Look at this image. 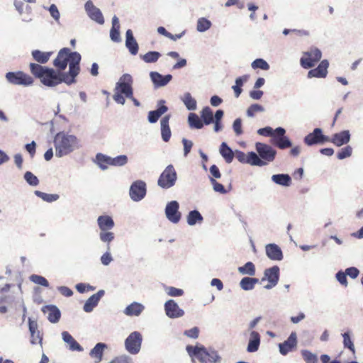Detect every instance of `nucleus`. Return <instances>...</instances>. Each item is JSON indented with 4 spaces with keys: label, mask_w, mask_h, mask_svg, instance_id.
<instances>
[{
    "label": "nucleus",
    "mask_w": 363,
    "mask_h": 363,
    "mask_svg": "<svg viewBox=\"0 0 363 363\" xmlns=\"http://www.w3.org/2000/svg\"><path fill=\"white\" fill-rule=\"evenodd\" d=\"M80 61L81 55L79 52H71L70 49L64 48L59 51L53 65L57 70L63 72L72 80H76L80 72Z\"/></svg>",
    "instance_id": "nucleus-1"
},
{
    "label": "nucleus",
    "mask_w": 363,
    "mask_h": 363,
    "mask_svg": "<svg viewBox=\"0 0 363 363\" xmlns=\"http://www.w3.org/2000/svg\"><path fill=\"white\" fill-rule=\"evenodd\" d=\"M29 67L30 73L46 86H55L62 82L71 85L76 82V80H72L63 72L52 68L43 67L37 63H30Z\"/></svg>",
    "instance_id": "nucleus-2"
},
{
    "label": "nucleus",
    "mask_w": 363,
    "mask_h": 363,
    "mask_svg": "<svg viewBox=\"0 0 363 363\" xmlns=\"http://www.w3.org/2000/svg\"><path fill=\"white\" fill-rule=\"evenodd\" d=\"M133 78L129 74H124L121 76L119 81L116 83L113 100L119 104L123 105L126 98L133 97Z\"/></svg>",
    "instance_id": "nucleus-3"
},
{
    "label": "nucleus",
    "mask_w": 363,
    "mask_h": 363,
    "mask_svg": "<svg viewBox=\"0 0 363 363\" xmlns=\"http://www.w3.org/2000/svg\"><path fill=\"white\" fill-rule=\"evenodd\" d=\"M186 350L191 357L196 358L200 363H216L220 359L216 351L201 345H187Z\"/></svg>",
    "instance_id": "nucleus-4"
},
{
    "label": "nucleus",
    "mask_w": 363,
    "mask_h": 363,
    "mask_svg": "<svg viewBox=\"0 0 363 363\" xmlns=\"http://www.w3.org/2000/svg\"><path fill=\"white\" fill-rule=\"evenodd\" d=\"M77 139L74 135L59 133L55 138L56 155L62 157L72 152L77 147Z\"/></svg>",
    "instance_id": "nucleus-5"
},
{
    "label": "nucleus",
    "mask_w": 363,
    "mask_h": 363,
    "mask_svg": "<svg viewBox=\"0 0 363 363\" xmlns=\"http://www.w3.org/2000/svg\"><path fill=\"white\" fill-rule=\"evenodd\" d=\"M255 149L259 160V162L256 163V166H265L275 160L277 150L269 145L257 142L255 144Z\"/></svg>",
    "instance_id": "nucleus-6"
},
{
    "label": "nucleus",
    "mask_w": 363,
    "mask_h": 363,
    "mask_svg": "<svg viewBox=\"0 0 363 363\" xmlns=\"http://www.w3.org/2000/svg\"><path fill=\"white\" fill-rule=\"evenodd\" d=\"M6 80L11 84L28 86L33 84L34 80L31 76L22 72H9L6 74Z\"/></svg>",
    "instance_id": "nucleus-7"
},
{
    "label": "nucleus",
    "mask_w": 363,
    "mask_h": 363,
    "mask_svg": "<svg viewBox=\"0 0 363 363\" xmlns=\"http://www.w3.org/2000/svg\"><path fill=\"white\" fill-rule=\"evenodd\" d=\"M177 172L172 164L168 165L160 174L157 184L163 189H169L175 184Z\"/></svg>",
    "instance_id": "nucleus-8"
},
{
    "label": "nucleus",
    "mask_w": 363,
    "mask_h": 363,
    "mask_svg": "<svg viewBox=\"0 0 363 363\" xmlns=\"http://www.w3.org/2000/svg\"><path fill=\"white\" fill-rule=\"evenodd\" d=\"M321 57V51L318 48H311L308 51L303 52L300 64L303 68L309 69L314 67Z\"/></svg>",
    "instance_id": "nucleus-9"
},
{
    "label": "nucleus",
    "mask_w": 363,
    "mask_h": 363,
    "mask_svg": "<svg viewBox=\"0 0 363 363\" xmlns=\"http://www.w3.org/2000/svg\"><path fill=\"white\" fill-rule=\"evenodd\" d=\"M142 335L139 332H133L129 335L125 342V348L130 354H138L141 347Z\"/></svg>",
    "instance_id": "nucleus-10"
},
{
    "label": "nucleus",
    "mask_w": 363,
    "mask_h": 363,
    "mask_svg": "<svg viewBox=\"0 0 363 363\" xmlns=\"http://www.w3.org/2000/svg\"><path fill=\"white\" fill-rule=\"evenodd\" d=\"M304 143L311 146L315 144H323L330 140V138L323 134V131L320 128H315L313 131L308 134L304 138Z\"/></svg>",
    "instance_id": "nucleus-11"
},
{
    "label": "nucleus",
    "mask_w": 363,
    "mask_h": 363,
    "mask_svg": "<svg viewBox=\"0 0 363 363\" xmlns=\"http://www.w3.org/2000/svg\"><path fill=\"white\" fill-rule=\"evenodd\" d=\"M129 194L135 201H140L146 194V184L141 180H138L130 186Z\"/></svg>",
    "instance_id": "nucleus-12"
},
{
    "label": "nucleus",
    "mask_w": 363,
    "mask_h": 363,
    "mask_svg": "<svg viewBox=\"0 0 363 363\" xmlns=\"http://www.w3.org/2000/svg\"><path fill=\"white\" fill-rule=\"evenodd\" d=\"M179 205L176 201L168 203L165 208V214L169 220L177 223L181 219V213L179 211Z\"/></svg>",
    "instance_id": "nucleus-13"
},
{
    "label": "nucleus",
    "mask_w": 363,
    "mask_h": 363,
    "mask_svg": "<svg viewBox=\"0 0 363 363\" xmlns=\"http://www.w3.org/2000/svg\"><path fill=\"white\" fill-rule=\"evenodd\" d=\"M279 268L277 266H274L271 268L267 269L264 271V277L262 279V281L267 279L269 283L264 288L270 289L275 286L279 281Z\"/></svg>",
    "instance_id": "nucleus-14"
},
{
    "label": "nucleus",
    "mask_w": 363,
    "mask_h": 363,
    "mask_svg": "<svg viewBox=\"0 0 363 363\" xmlns=\"http://www.w3.org/2000/svg\"><path fill=\"white\" fill-rule=\"evenodd\" d=\"M85 10L91 19L99 24L104 23V18L101 11L96 8L90 0L85 4Z\"/></svg>",
    "instance_id": "nucleus-15"
},
{
    "label": "nucleus",
    "mask_w": 363,
    "mask_h": 363,
    "mask_svg": "<svg viewBox=\"0 0 363 363\" xmlns=\"http://www.w3.org/2000/svg\"><path fill=\"white\" fill-rule=\"evenodd\" d=\"M166 315L170 318H177L184 315V312L172 299L167 301L164 304Z\"/></svg>",
    "instance_id": "nucleus-16"
},
{
    "label": "nucleus",
    "mask_w": 363,
    "mask_h": 363,
    "mask_svg": "<svg viewBox=\"0 0 363 363\" xmlns=\"http://www.w3.org/2000/svg\"><path fill=\"white\" fill-rule=\"evenodd\" d=\"M328 67V61L327 60H322L316 68L312 69L308 72V78H325Z\"/></svg>",
    "instance_id": "nucleus-17"
},
{
    "label": "nucleus",
    "mask_w": 363,
    "mask_h": 363,
    "mask_svg": "<svg viewBox=\"0 0 363 363\" xmlns=\"http://www.w3.org/2000/svg\"><path fill=\"white\" fill-rule=\"evenodd\" d=\"M235 157L242 162L256 166V163H259V160L258 155L254 152H250L247 154L242 151H236Z\"/></svg>",
    "instance_id": "nucleus-18"
},
{
    "label": "nucleus",
    "mask_w": 363,
    "mask_h": 363,
    "mask_svg": "<svg viewBox=\"0 0 363 363\" xmlns=\"http://www.w3.org/2000/svg\"><path fill=\"white\" fill-rule=\"evenodd\" d=\"M296 345V333H291L286 340L279 344V352L281 354L286 355L294 348H295Z\"/></svg>",
    "instance_id": "nucleus-19"
},
{
    "label": "nucleus",
    "mask_w": 363,
    "mask_h": 363,
    "mask_svg": "<svg viewBox=\"0 0 363 363\" xmlns=\"http://www.w3.org/2000/svg\"><path fill=\"white\" fill-rule=\"evenodd\" d=\"M104 295V290H99L97 293L93 294L91 296H90L86 301L85 302L84 305V310L85 312L89 313L93 311L94 308L96 307L100 301V299L102 298V296Z\"/></svg>",
    "instance_id": "nucleus-20"
},
{
    "label": "nucleus",
    "mask_w": 363,
    "mask_h": 363,
    "mask_svg": "<svg viewBox=\"0 0 363 363\" xmlns=\"http://www.w3.org/2000/svg\"><path fill=\"white\" fill-rule=\"evenodd\" d=\"M266 254L272 260L279 261L283 259V254L281 248L276 244H268L266 245Z\"/></svg>",
    "instance_id": "nucleus-21"
},
{
    "label": "nucleus",
    "mask_w": 363,
    "mask_h": 363,
    "mask_svg": "<svg viewBox=\"0 0 363 363\" xmlns=\"http://www.w3.org/2000/svg\"><path fill=\"white\" fill-rule=\"evenodd\" d=\"M151 80L157 87L164 86L167 85L172 79V76L171 74H167L165 76L157 72H151L150 74Z\"/></svg>",
    "instance_id": "nucleus-22"
},
{
    "label": "nucleus",
    "mask_w": 363,
    "mask_h": 363,
    "mask_svg": "<svg viewBox=\"0 0 363 363\" xmlns=\"http://www.w3.org/2000/svg\"><path fill=\"white\" fill-rule=\"evenodd\" d=\"M350 139V135L348 130H343L340 133H335L333 135L328 142L333 143L335 145L340 147L347 144Z\"/></svg>",
    "instance_id": "nucleus-23"
},
{
    "label": "nucleus",
    "mask_w": 363,
    "mask_h": 363,
    "mask_svg": "<svg viewBox=\"0 0 363 363\" xmlns=\"http://www.w3.org/2000/svg\"><path fill=\"white\" fill-rule=\"evenodd\" d=\"M165 101L161 100L160 101V106L155 111H151L148 113V121L151 123H156L160 117L166 113L168 110L167 106L164 105Z\"/></svg>",
    "instance_id": "nucleus-24"
},
{
    "label": "nucleus",
    "mask_w": 363,
    "mask_h": 363,
    "mask_svg": "<svg viewBox=\"0 0 363 363\" xmlns=\"http://www.w3.org/2000/svg\"><path fill=\"white\" fill-rule=\"evenodd\" d=\"M169 120H170V116L166 115L164 116L161 121V135L162 138L164 142H168L170 140L172 133L169 127Z\"/></svg>",
    "instance_id": "nucleus-25"
},
{
    "label": "nucleus",
    "mask_w": 363,
    "mask_h": 363,
    "mask_svg": "<svg viewBox=\"0 0 363 363\" xmlns=\"http://www.w3.org/2000/svg\"><path fill=\"white\" fill-rule=\"evenodd\" d=\"M126 40L125 45L129 50L130 52L135 55L138 52V45L135 39L133 37V32L131 30H128L125 33Z\"/></svg>",
    "instance_id": "nucleus-26"
},
{
    "label": "nucleus",
    "mask_w": 363,
    "mask_h": 363,
    "mask_svg": "<svg viewBox=\"0 0 363 363\" xmlns=\"http://www.w3.org/2000/svg\"><path fill=\"white\" fill-rule=\"evenodd\" d=\"M260 345V335L256 331H252L247 350L249 352H255L258 350Z\"/></svg>",
    "instance_id": "nucleus-27"
},
{
    "label": "nucleus",
    "mask_w": 363,
    "mask_h": 363,
    "mask_svg": "<svg viewBox=\"0 0 363 363\" xmlns=\"http://www.w3.org/2000/svg\"><path fill=\"white\" fill-rule=\"evenodd\" d=\"M106 344L99 342L97 343L95 347L91 350L89 354L94 359L95 363H99L102 360L104 350L106 348Z\"/></svg>",
    "instance_id": "nucleus-28"
},
{
    "label": "nucleus",
    "mask_w": 363,
    "mask_h": 363,
    "mask_svg": "<svg viewBox=\"0 0 363 363\" xmlns=\"http://www.w3.org/2000/svg\"><path fill=\"white\" fill-rule=\"evenodd\" d=\"M97 223L101 231L111 230L114 226V222L109 216H100L97 219Z\"/></svg>",
    "instance_id": "nucleus-29"
},
{
    "label": "nucleus",
    "mask_w": 363,
    "mask_h": 363,
    "mask_svg": "<svg viewBox=\"0 0 363 363\" xmlns=\"http://www.w3.org/2000/svg\"><path fill=\"white\" fill-rule=\"evenodd\" d=\"M45 313H48V318L50 322L55 323H57L60 318L61 313L60 310L55 306H48L43 309Z\"/></svg>",
    "instance_id": "nucleus-30"
},
{
    "label": "nucleus",
    "mask_w": 363,
    "mask_h": 363,
    "mask_svg": "<svg viewBox=\"0 0 363 363\" xmlns=\"http://www.w3.org/2000/svg\"><path fill=\"white\" fill-rule=\"evenodd\" d=\"M63 340L69 345V348L72 351H82V346L74 339V337L67 331L62 333Z\"/></svg>",
    "instance_id": "nucleus-31"
},
{
    "label": "nucleus",
    "mask_w": 363,
    "mask_h": 363,
    "mask_svg": "<svg viewBox=\"0 0 363 363\" xmlns=\"http://www.w3.org/2000/svg\"><path fill=\"white\" fill-rule=\"evenodd\" d=\"M143 310L144 306L142 304L134 302L125 308L124 313L128 316H138Z\"/></svg>",
    "instance_id": "nucleus-32"
},
{
    "label": "nucleus",
    "mask_w": 363,
    "mask_h": 363,
    "mask_svg": "<svg viewBox=\"0 0 363 363\" xmlns=\"http://www.w3.org/2000/svg\"><path fill=\"white\" fill-rule=\"evenodd\" d=\"M52 54V52H42L38 50L32 51V56L33 59L40 64H45L48 62Z\"/></svg>",
    "instance_id": "nucleus-33"
},
{
    "label": "nucleus",
    "mask_w": 363,
    "mask_h": 363,
    "mask_svg": "<svg viewBox=\"0 0 363 363\" xmlns=\"http://www.w3.org/2000/svg\"><path fill=\"white\" fill-rule=\"evenodd\" d=\"M271 143L281 150L286 149L291 147V143L289 139L286 137H273Z\"/></svg>",
    "instance_id": "nucleus-34"
},
{
    "label": "nucleus",
    "mask_w": 363,
    "mask_h": 363,
    "mask_svg": "<svg viewBox=\"0 0 363 363\" xmlns=\"http://www.w3.org/2000/svg\"><path fill=\"white\" fill-rule=\"evenodd\" d=\"M28 325H29V330L30 332V335H31L30 342L34 345L37 344V343L41 344L42 343V337L40 335V333H37L36 338L33 337L34 334H35L36 332L38 331L37 330V328H38L37 323L35 321H33L30 319H29Z\"/></svg>",
    "instance_id": "nucleus-35"
},
{
    "label": "nucleus",
    "mask_w": 363,
    "mask_h": 363,
    "mask_svg": "<svg viewBox=\"0 0 363 363\" xmlns=\"http://www.w3.org/2000/svg\"><path fill=\"white\" fill-rule=\"evenodd\" d=\"M220 153L227 163L232 162L234 157V153L225 143H223L221 144L220 147Z\"/></svg>",
    "instance_id": "nucleus-36"
},
{
    "label": "nucleus",
    "mask_w": 363,
    "mask_h": 363,
    "mask_svg": "<svg viewBox=\"0 0 363 363\" xmlns=\"http://www.w3.org/2000/svg\"><path fill=\"white\" fill-rule=\"evenodd\" d=\"M259 282V279L252 277H244L240 282V287L245 291H249L254 289L255 285Z\"/></svg>",
    "instance_id": "nucleus-37"
},
{
    "label": "nucleus",
    "mask_w": 363,
    "mask_h": 363,
    "mask_svg": "<svg viewBox=\"0 0 363 363\" xmlns=\"http://www.w3.org/2000/svg\"><path fill=\"white\" fill-rule=\"evenodd\" d=\"M272 179L276 184L284 186H289L291 184V177L288 174H274L272 176Z\"/></svg>",
    "instance_id": "nucleus-38"
},
{
    "label": "nucleus",
    "mask_w": 363,
    "mask_h": 363,
    "mask_svg": "<svg viewBox=\"0 0 363 363\" xmlns=\"http://www.w3.org/2000/svg\"><path fill=\"white\" fill-rule=\"evenodd\" d=\"M249 79V75H243L242 77H240L236 79L235 80V84L233 86V89L235 92V96L238 98L240 96V94L242 93V86L244 84V82H247Z\"/></svg>",
    "instance_id": "nucleus-39"
},
{
    "label": "nucleus",
    "mask_w": 363,
    "mask_h": 363,
    "mask_svg": "<svg viewBox=\"0 0 363 363\" xmlns=\"http://www.w3.org/2000/svg\"><path fill=\"white\" fill-rule=\"evenodd\" d=\"M160 53L157 51H150L145 55H141L140 58L146 63H154L156 62L160 57Z\"/></svg>",
    "instance_id": "nucleus-40"
},
{
    "label": "nucleus",
    "mask_w": 363,
    "mask_h": 363,
    "mask_svg": "<svg viewBox=\"0 0 363 363\" xmlns=\"http://www.w3.org/2000/svg\"><path fill=\"white\" fill-rule=\"evenodd\" d=\"M201 116L203 121V123L206 125H209L214 121L213 111L208 106L202 109Z\"/></svg>",
    "instance_id": "nucleus-41"
},
{
    "label": "nucleus",
    "mask_w": 363,
    "mask_h": 363,
    "mask_svg": "<svg viewBox=\"0 0 363 363\" xmlns=\"http://www.w3.org/2000/svg\"><path fill=\"white\" fill-rule=\"evenodd\" d=\"M202 220H203L202 216L196 210L190 211L187 216V223L190 225H194L196 223H201V222H202Z\"/></svg>",
    "instance_id": "nucleus-42"
},
{
    "label": "nucleus",
    "mask_w": 363,
    "mask_h": 363,
    "mask_svg": "<svg viewBox=\"0 0 363 363\" xmlns=\"http://www.w3.org/2000/svg\"><path fill=\"white\" fill-rule=\"evenodd\" d=\"M189 125L192 128L201 129L203 126L201 119L194 113H191L188 118Z\"/></svg>",
    "instance_id": "nucleus-43"
},
{
    "label": "nucleus",
    "mask_w": 363,
    "mask_h": 363,
    "mask_svg": "<svg viewBox=\"0 0 363 363\" xmlns=\"http://www.w3.org/2000/svg\"><path fill=\"white\" fill-rule=\"evenodd\" d=\"M96 157L97 164L102 169H106L108 165H111V157L99 153Z\"/></svg>",
    "instance_id": "nucleus-44"
},
{
    "label": "nucleus",
    "mask_w": 363,
    "mask_h": 363,
    "mask_svg": "<svg viewBox=\"0 0 363 363\" xmlns=\"http://www.w3.org/2000/svg\"><path fill=\"white\" fill-rule=\"evenodd\" d=\"M238 271L242 274L254 276L255 274V267L252 262H248L244 266L240 267Z\"/></svg>",
    "instance_id": "nucleus-45"
},
{
    "label": "nucleus",
    "mask_w": 363,
    "mask_h": 363,
    "mask_svg": "<svg viewBox=\"0 0 363 363\" xmlns=\"http://www.w3.org/2000/svg\"><path fill=\"white\" fill-rule=\"evenodd\" d=\"M182 101L188 110H195L196 108V101L191 96V94L187 92L184 94Z\"/></svg>",
    "instance_id": "nucleus-46"
},
{
    "label": "nucleus",
    "mask_w": 363,
    "mask_h": 363,
    "mask_svg": "<svg viewBox=\"0 0 363 363\" xmlns=\"http://www.w3.org/2000/svg\"><path fill=\"white\" fill-rule=\"evenodd\" d=\"M264 111V108L258 104H254L250 106L247 110L248 117H254L256 113Z\"/></svg>",
    "instance_id": "nucleus-47"
},
{
    "label": "nucleus",
    "mask_w": 363,
    "mask_h": 363,
    "mask_svg": "<svg viewBox=\"0 0 363 363\" xmlns=\"http://www.w3.org/2000/svg\"><path fill=\"white\" fill-rule=\"evenodd\" d=\"M343 345L345 348H348L353 354L355 353V347L348 332L344 333L342 335Z\"/></svg>",
    "instance_id": "nucleus-48"
},
{
    "label": "nucleus",
    "mask_w": 363,
    "mask_h": 363,
    "mask_svg": "<svg viewBox=\"0 0 363 363\" xmlns=\"http://www.w3.org/2000/svg\"><path fill=\"white\" fill-rule=\"evenodd\" d=\"M101 241L107 243V250H110V242L114 239V233L112 232L101 231L99 235Z\"/></svg>",
    "instance_id": "nucleus-49"
},
{
    "label": "nucleus",
    "mask_w": 363,
    "mask_h": 363,
    "mask_svg": "<svg viewBox=\"0 0 363 363\" xmlns=\"http://www.w3.org/2000/svg\"><path fill=\"white\" fill-rule=\"evenodd\" d=\"M302 357L306 363H318V357L311 352L303 350L301 351Z\"/></svg>",
    "instance_id": "nucleus-50"
},
{
    "label": "nucleus",
    "mask_w": 363,
    "mask_h": 363,
    "mask_svg": "<svg viewBox=\"0 0 363 363\" xmlns=\"http://www.w3.org/2000/svg\"><path fill=\"white\" fill-rule=\"evenodd\" d=\"M252 67L255 69H261L262 70H268L269 69V64L263 59L258 58L252 62Z\"/></svg>",
    "instance_id": "nucleus-51"
},
{
    "label": "nucleus",
    "mask_w": 363,
    "mask_h": 363,
    "mask_svg": "<svg viewBox=\"0 0 363 363\" xmlns=\"http://www.w3.org/2000/svg\"><path fill=\"white\" fill-rule=\"evenodd\" d=\"M35 194L43 201L48 202H52L59 199V196L57 194H49L40 191H35Z\"/></svg>",
    "instance_id": "nucleus-52"
},
{
    "label": "nucleus",
    "mask_w": 363,
    "mask_h": 363,
    "mask_svg": "<svg viewBox=\"0 0 363 363\" xmlns=\"http://www.w3.org/2000/svg\"><path fill=\"white\" fill-rule=\"evenodd\" d=\"M30 280L36 284H38V285H40V286H43L45 287L49 286L48 281L45 277H43L40 275L32 274L30 277Z\"/></svg>",
    "instance_id": "nucleus-53"
},
{
    "label": "nucleus",
    "mask_w": 363,
    "mask_h": 363,
    "mask_svg": "<svg viewBox=\"0 0 363 363\" xmlns=\"http://www.w3.org/2000/svg\"><path fill=\"white\" fill-rule=\"evenodd\" d=\"M211 23L205 18H201L197 22V30L204 32L210 28Z\"/></svg>",
    "instance_id": "nucleus-54"
},
{
    "label": "nucleus",
    "mask_w": 363,
    "mask_h": 363,
    "mask_svg": "<svg viewBox=\"0 0 363 363\" xmlns=\"http://www.w3.org/2000/svg\"><path fill=\"white\" fill-rule=\"evenodd\" d=\"M111 166H123L128 162L126 155H119L114 158L111 157Z\"/></svg>",
    "instance_id": "nucleus-55"
},
{
    "label": "nucleus",
    "mask_w": 363,
    "mask_h": 363,
    "mask_svg": "<svg viewBox=\"0 0 363 363\" xmlns=\"http://www.w3.org/2000/svg\"><path fill=\"white\" fill-rule=\"evenodd\" d=\"M352 152V149L350 146L347 145L343 148H342L337 154V157L339 160H343L345 158L349 157L351 156Z\"/></svg>",
    "instance_id": "nucleus-56"
},
{
    "label": "nucleus",
    "mask_w": 363,
    "mask_h": 363,
    "mask_svg": "<svg viewBox=\"0 0 363 363\" xmlns=\"http://www.w3.org/2000/svg\"><path fill=\"white\" fill-rule=\"evenodd\" d=\"M24 179L31 186H37L39 183L38 177L30 172H26L25 173Z\"/></svg>",
    "instance_id": "nucleus-57"
},
{
    "label": "nucleus",
    "mask_w": 363,
    "mask_h": 363,
    "mask_svg": "<svg viewBox=\"0 0 363 363\" xmlns=\"http://www.w3.org/2000/svg\"><path fill=\"white\" fill-rule=\"evenodd\" d=\"M210 181L215 191L220 194H225L227 192L223 185L218 182L214 178H210Z\"/></svg>",
    "instance_id": "nucleus-58"
},
{
    "label": "nucleus",
    "mask_w": 363,
    "mask_h": 363,
    "mask_svg": "<svg viewBox=\"0 0 363 363\" xmlns=\"http://www.w3.org/2000/svg\"><path fill=\"white\" fill-rule=\"evenodd\" d=\"M167 294L170 296H181L184 294V291L173 286L167 289Z\"/></svg>",
    "instance_id": "nucleus-59"
},
{
    "label": "nucleus",
    "mask_w": 363,
    "mask_h": 363,
    "mask_svg": "<svg viewBox=\"0 0 363 363\" xmlns=\"http://www.w3.org/2000/svg\"><path fill=\"white\" fill-rule=\"evenodd\" d=\"M199 334V329L197 327H194L184 332V335L191 338H197Z\"/></svg>",
    "instance_id": "nucleus-60"
},
{
    "label": "nucleus",
    "mask_w": 363,
    "mask_h": 363,
    "mask_svg": "<svg viewBox=\"0 0 363 363\" xmlns=\"http://www.w3.org/2000/svg\"><path fill=\"white\" fill-rule=\"evenodd\" d=\"M182 143L184 145V156H187V155L190 152L192 148L193 143L191 140H189L185 138L182 140Z\"/></svg>",
    "instance_id": "nucleus-61"
},
{
    "label": "nucleus",
    "mask_w": 363,
    "mask_h": 363,
    "mask_svg": "<svg viewBox=\"0 0 363 363\" xmlns=\"http://www.w3.org/2000/svg\"><path fill=\"white\" fill-rule=\"evenodd\" d=\"M336 279L342 285L345 286H347V275L345 272L341 271L338 272L336 274Z\"/></svg>",
    "instance_id": "nucleus-62"
},
{
    "label": "nucleus",
    "mask_w": 363,
    "mask_h": 363,
    "mask_svg": "<svg viewBox=\"0 0 363 363\" xmlns=\"http://www.w3.org/2000/svg\"><path fill=\"white\" fill-rule=\"evenodd\" d=\"M345 274L347 276L355 279L359 275V271L356 267H350L345 270Z\"/></svg>",
    "instance_id": "nucleus-63"
},
{
    "label": "nucleus",
    "mask_w": 363,
    "mask_h": 363,
    "mask_svg": "<svg viewBox=\"0 0 363 363\" xmlns=\"http://www.w3.org/2000/svg\"><path fill=\"white\" fill-rule=\"evenodd\" d=\"M109 363H130L128 357L121 356L114 358Z\"/></svg>",
    "instance_id": "nucleus-64"
}]
</instances>
